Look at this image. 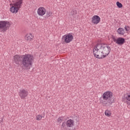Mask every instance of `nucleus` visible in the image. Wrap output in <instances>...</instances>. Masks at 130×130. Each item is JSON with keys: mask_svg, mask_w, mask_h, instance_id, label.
Returning <instances> with one entry per match:
<instances>
[{"mask_svg": "<svg viewBox=\"0 0 130 130\" xmlns=\"http://www.w3.org/2000/svg\"><path fill=\"white\" fill-rule=\"evenodd\" d=\"M34 60L33 55L30 54L19 55H15L13 57V61L18 66H22L25 70L29 71L32 67V62Z\"/></svg>", "mask_w": 130, "mask_h": 130, "instance_id": "1", "label": "nucleus"}, {"mask_svg": "<svg viewBox=\"0 0 130 130\" xmlns=\"http://www.w3.org/2000/svg\"><path fill=\"white\" fill-rule=\"evenodd\" d=\"M111 51V48L105 43H98L93 49L94 56L99 59L108 56Z\"/></svg>", "mask_w": 130, "mask_h": 130, "instance_id": "2", "label": "nucleus"}, {"mask_svg": "<svg viewBox=\"0 0 130 130\" xmlns=\"http://www.w3.org/2000/svg\"><path fill=\"white\" fill-rule=\"evenodd\" d=\"M23 4V0H17V1L12 5L10 11L13 14H16L21 9V5Z\"/></svg>", "mask_w": 130, "mask_h": 130, "instance_id": "3", "label": "nucleus"}, {"mask_svg": "<svg viewBox=\"0 0 130 130\" xmlns=\"http://www.w3.org/2000/svg\"><path fill=\"white\" fill-rule=\"evenodd\" d=\"M10 26V22L8 21H0V32H6Z\"/></svg>", "mask_w": 130, "mask_h": 130, "instance_id": "4", "label": "nucleus"}, {"mask_svg": "<svg viewBox=\"0 0 130 130\" xmlns=\"http://www.w3.org/2000/svg\"><path fill=\"white\" fill-rule=\"evenodd\" d=\"M102 96L104 100H109L110 101L112 100V101L114 102V98H113L112 92L110 91L105 92Z\"/></svg>", "mask_w": 130, "mask_h": 130, "instance_id": "5", "label": "nucleus"}, {"mask_svg": "<svg viewBox=\"0 0 130 130\" xmlns=\"http://www.w3.org/2000/svg\"><path fill=\"white\" fill-rule=\"evenodd\" d=\"M62 40H64V42H65V43H70L73 41V40L74 39V36H73L72 34L69 33L62 36Z\"/></svg>", "mask_w": 130, "mask_h": 130, "instance_id": "6", "label": "nucleus"}, {"mask_svg": "<svg viewBox=\"0 0 130 130\" xmlns=\"http://www.w3.org/2000/svg\"><path fill=\"white\" fill-rule=\"evenodd\" d=\"M112 39H113L114 42H115V43L118 44V45H123V44L125 43V39L123 38L119 37L116 39L115 37L112 36Z\"/></svg>", "mask_w": 130, "mask_h": 130, "instance_id": "7", "label": "nucleus"}, {"mask_svg": "<svg viewBox=\"0 0 130 130\" xmlns=\"http://www.w3.org/2000/svg\"><path fill=\"white\" fill-rule=\"evenodd\" d=\"M28 94H29L28 91L23 89L19 91V96L20 97L21 99H25V98L28 96Z\"/></svg>", "mask_w": 130, "mask_h": 130, "instance_id": "8", "label": "nucleus"}, {"mask_svg": "<svg viewBox=\"0 0 130 130\" xmlns=\"http://www.w3.org/2000/svg\"><path fill=\"white\" fill-rule=\"evenodd\" d=\"M100 17L98 15H94L92 18L91 23L92 24H94L97 25V24H99L100 22Z\"/></svg>", "mask_w": 130, "mask_h": 130, "instance_id": "9", "label": "nucleus"}, {"mask_svg": "<svg viewBox=\"0 0 130 130\" xmlns=\"http://www.w3.org/2000/svg\"><path fill=\"white\" fill-rule=\"evenodd\" d=\"M46 13V9L44 7H40L37 11V13L39 16H44Z\"/></svg>", "mask_w": 130, "mask_h": 130, "instance_id": "10", "label": "nucleus"}, {"mask_svg": "<svg viewBox=\"0 0 130 130\" xmlns=\"http://www.w3.org/2000/svg\"><path fill=\"white\" fill-rule=\"evenodd\" d=\"M112 103H114V102H113L112 100L111 101H109L107 100L102 102V104H103L104 106H110Z\"/></svg>", "mask_w": 130, "mask_h": 130, "instance_id": "11", "label": "nucleus"}, {"mask_svg": "<svg viewBox=\"0 0 130 130\" xmlns=\"http://www.w3.org/2000/svg\"><path fill=\"white\" fill-rule=\"evenodd\" d=\"M74 120L72 119L67 120L66 122L67 127H73V126L74 125Z\"/></svg>", "mask_w": 130, "mask_h": 130, "instance_id": "12", "label": "nucleus"}, {"mask_svg": "<svg viewBox=\"0 0 130 130\" xmlns=\"http://www.w3.org/2000/svg\"><path fill=\"white\" fill-rule=\"evenodd\" d=\"M25 40L28 41H31L32 39H33L34 37L32 36V34H29V35H27L25 37Z\"/></svg>", "mask_w": 130, "mask_h": 130, "instance_id": "13", "label": "nucleus"}, {"mask_svg": "<svg viewBox=\"0 0 130 130\" xmlns=\"http://www.w3.org/2000/svg\"><path fill=\"white\" fill-rule=\"evenodd\" d=\"M117 32L120 35H124V33H125V32L124 31V29L122 28H119L117 29Z\"/></svg>", "mask_w": 130, "mask_h": 130, "instance_id": "14", "label": "nucleus"}, {"mask_svg": "<svg viewBox=\"0 0 130 130\" xmlns=\"http://www.w3.org/2000/svg\"><path fill=\"white\" fill-rule=\"evenodd\" d=\"M46 16H45V19H48L49 17H51V15H52V12L50 11H46Z\"/></svg>", "mask_w": 130, "mask_h": 130, "instance_id": "15", "label": "nucleus"}, {"mask_svg": "<svg viewBox=\"0 0 130 130\" xmlns=\"http://www.w3.org/2000/svg\"><path fill=\"white\" fill-rule=\"evenodd\" d=\"M61 128L63 130H68V126H67V122L64 121L61 125Z\"/></svg>", "mask_w": 130, "mask_h": 130, "instance_id": "16", "label": "nucleus"}, {"mask_svg": "<svg viewBox=\"0 0 130 130\" xmlns=\"http://www.w3.org/2000/svg\"><path fill=\"white\" fill-rule=\"evenodd\" d=\"M125 98L126 100H127L128 101H129V102H127V104H128V105H130V93L129 94H128L127 96L125 97Z\"/></svg>", "mask_w": 130, "mask_h": 130, "instance_id": "17", "label": "nucleus"}, {"mask_svg": "<svg viewBox=\"0 0 130 130\" xmlns=\"http://www.w3.org/2000/svg\"><path fill=\"white\" fill-rule=\"evenodd\" d=\"M105 114L106 116H110L111 115V112L109 110H106Z\"/></svg>", "mask_w": 130, "mask_h": 130, "instance_id": "18", "label": "nucleus"}, {"mask_svg": "<svg viewBox=\"0 0 130 130\" xmlns=\"http://www.w3.org/2000/svg\"><path fill=\"white\" fill-rule=\"evenodd\" d=\"M63 121V117H59L58 119H57V122L58 123H61V122Z\"/></svg>", "mask_w": 130, "mask_h": 130, "instance_id": "19", "label": "nucleus"}, {"mask_svg": "<svg viewBox=\"0 0 130 130\" xmlns=\"http://www.w3.org/2000/svg\"><path fill=\"white\" fill-rule=\"evenodd\" d=\"M77 10H72L71 12V16H76L77 15Z\"/></svg>", "mask_w": 130, "mask_h": 130, "instance_id": "20", "label": "nucleus"}, {"mask_svg": "<svg viewBox=\"0 0 130 130\" xmlns=\"http://www.w3.org/2000/svg\"><path fill=\"white\" fill-rule=\"evenodd\" d=\"M117 7H118L119 9L122 8V4L119 2H116Z\"/></svg>", "mask_w": 130, "mask_h": 130, "instance_id": "21", "label": "nucleus"}, {"mask_svg": "<svg viewBox=\"0 0 130 130\" xmlns=\"http://www.w3.org/2000/svg\"><path fill=\"white\" fill-rule=\"evenodd\" d=\"M41 119H42V116L40 115H38V116H37L36 117L37 120H41Z\"/></svg>", "mask_w": 130, "mask_h": 130, "instance_id": "22", "label": "nucleus"}, {"mask_svg": "<svg viewBox=\"0 0 130 130\" xmlns=\"http://www.w3.org/2000/svg\"><path fill=\"white\" fill-rule=\"evenodd\" d=\"M124 29H125V31H129V27L128 26L125 25L124 27Z\"/></svg>", "mask_w": 130, "mask_h": 130, "instance_id": "23", "label": "nucleus"}, {"mask_svg": "<svg viewBox=\"0 0 130 130\" xmlns=\"http://www.w3.org/2000/svg\"><path fill=\"white\" fill-rule=\"evenodd\" d=\"M3 121H4V119H2L1 120V122H3Z\"/></svg>", "mask_w": 130, "mask_h": 130, "instance_id": "24", "label": "nucleus"}]
</instances>
